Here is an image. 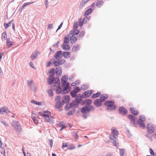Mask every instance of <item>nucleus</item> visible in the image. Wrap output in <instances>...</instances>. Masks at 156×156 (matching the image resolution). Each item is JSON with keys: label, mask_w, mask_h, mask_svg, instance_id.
<instances>
[{"label": "nucleus", "mask_w": 156, "mask_h": 156, "mask_svg": "<svg viewBox=\"0 0 156 156\" xmlns=\"http://www.w3.org/2000/svg\"><path fill=\"white\" fill-rule=\"evenodd\" d=\"M114 101L112 100L106 101L104 103V105L106 106V109L108 111H113L116 109V107L115 105H114Z\"/></svg>", "instance_id": "2"}, {"label": "nucleus", "mask_w": 156, "mask_h": 156, "mask_svg": "<svg viewBox=\"0 0 156 156\" xmlns=\"http://www.w3.org/2000/svg\"><path fill=\"white\" fill-rule=\"evenodd\" d=\"M88 88V87L87 84H83L81 87V89L83 90H85L87 89Z\"/></svg>", "instance_id": "51"}, {"label": "nucleus", "mask_w": 156, "mask_h": 156, "mask_svg": "<svg viewBox=\"0 0 156 156\" xmlns=\"http://www.w3.org/2000/svg\"><path fill=\"white\" fill-rule=\"evenodd\" d=\"M146 120L144 116H140L137 122V124H138L140 127L144 129L145 127V125L144 122H145Z\"/></svg>", "instance_id": "3"}, {"label": "nucleus", "mask_w": 156, "mask_h": 156, "mask_svg": "<svg viewBox=\"0 0 156 156\" xmlns=\"http://www.w3.org/2000/svg\"><path fill=\"white\" fill-rule=\"evenodd\" d=\"M148 133H152L154 132V128L152 126H151L149 123L148 124L146 127Z\"/></svg>", "instance_id": "9"}, {"label": "nucleus", "mask_w": 156, "mask_h": 156, "mask_svg": "<svg viewBox=\"0 0 156 156\" xmlns=\"http://www.w3.org/2000/svg\"><path fill=\"white\" fill-rule=\"evenodd\" d=\"M108 95L107 94H103L101 95L100 99L102 102L105 101L108 98Z\"/></svg>", "instance_id": "16"}, {"label": "nucleus", "mask_w": 156, "mask_h": 156, "mask_svg": "<svg viewBox=\"0 0 156 156\" xmlns=\"http://www.w3.org/2000/svg\"><path fill=\"white\" fill-rule=\"evenodd\" d=\"M78 27V24L77 22H75L73 24V29L74 30L76 29Z\"/></svg>", "instance_id": "54"}, {"label": "nucleus", "mask_w": 156, "mask_h": 156, "mask_svg": "<svg viewBox=\"0 0 156 156\" xmlns=\"http://www.w3.org/2000/svg\"><path fill=\"white\" fill-rule=\"evenodd\" d=\"M62 47L63 49L65 51H68L70 49V46L67 44H63L62 45Z\"/></svg>", "instance_id": "33"}, {"label": "nucleus", "mask_w": 156, "mask_h": 156, "mask_svg": "<svg viewBox=\"0 0 156 156\" xmlns=\"http://www.w3.org/2000/svg\"><path fill=\"white\" fill-rule=\"evenodd\" d=\"M39 53L40 52L39 51L37 50L34 51L30 56V58L32 60H34L36 58Z\"/></svg>", "instance_id": "10"}, {"label": "nucleus", "mask_w": 156, "mask_h": 156, "mask_svg": "<svg viewBox=\"0 0 156 156\" xmlns=\"http://www.w3.org/2000/svg\"><path fill=\"white\" fill-rule=\"evenodd\" d=\"M92 12V9L90 8L87 9L84 12V15L86 17L89 15Z\"/></svg>", "instance_id": "26"}, {"label": "nucleus", "mask_w": 156, "mask_h": 156, "mask_svg": "<svg viewBox=\"0 0 156 156\" xmlns=\"http://www.w3.org/2000/svg\"><path fill=\"white\" fill-rule=\"evenodd\" d=\"M0 122L1 123H2L5 127H8L9 126V124L3 120L1 119Z\"/></svg>", "instance_id": "52"}, {"label": "nucleus", "mask_w": 156, "mask_h": 156, "mask_svg": "<svg viewBox=\"0 0 156 156\" xmlns=\"http://www.w3.org/2000/svg\"><path fill=\"white\" fill-rule=\"evenodd\" d=\"M31 102L37 105H41V102H38L34 100H32L30 101Z\"/></svg>", "instance_id": "44"}, {"label": "nucleus", "mask_w": 156, "mask_h": 156, "mask_svg": "<svg viewBox=\"0 0 156 156\" xmlns=\"http://www.w3.org/2000/svg\"><path fill=\"white\" fill-rule=\"evenodd\" d=\"M61 96L59 95L57 96L56 98H55V101H57V102H60L61 101L60 100Z\"/></svg>", "instance_id": "60"}, {"label": "nucleus", "mask_w": 156, "mask_h": 156, "mask_svg": "<svg viewBox=\"0 0 156 156\" xmlns=\"http://www.w3.org/2000/svg\"><path fill=\"white\" fill-rule=\"evenodd\" d=\"M34 3V2H28L24 3L23 5H22V6L21 7L20 9V11H21L22 10L27 6L28 5H29L31 4H33Z\"/></svg>", "instance_id": "29"}, {"label": "nucleus", "mask_w": 156, "mask_h": 156, "mask_svg": "<svg viewBox=\"0 0 156 156\" xmlns=\"http://www.w3.org/2000/svg\"><path fill=\"white\" fill-rule=\"evenodd\" d=\"M119 113V114L125 116L127 114V109L123 107H121L118 109Z\"/></svg>", "instance_id": "6"}, {"label": "nucleus", "mask_w": 156, "mask_h": 156, "mask_svg": "<svg viewBox=\"0 0 156 156\" xmlns=\"http://www.w3.org/2000/svg\"><path fill=\"white\" fill-rule=\"evenodd\" d=\"M55 73L57 77H60L62 74L61 69H55Z\"/></svg>", "instance_id": "27"}, {"label": "nucleus", "mask_w": 156, "mask_h": 156, "mask_svg": "<svg viewBox=\"0 0 156 156\" xmlns=\"http://www.w3.org/2000/svg\"><path fill=\"white\" fill-rule=\"evenodd\" d=\"M48 95L50 97H52L53 95V94L52 90L51 89H49L48 91Z\"/></svg>", "instance_id": "49"}, {"label": "nucleus", "mask_w": 156, "mask_h": 156, "mask_svg": "<svg viewBox=\"0 0 156 156\" xmlns=\"http://www.w3.org/2000/svg\"><path fill=\"white\" fill-rule=\"evenodd\" d=\"M86 18H87V17H85L83 20L81 18H80L79 22V26L82 27L83 25V23H86V22H84V19Z\"/></svg>", "instance_id": "21"}, {"label": "nucleus", "mask_w": 156, "mask_h": 156, "mask_svg": "<svg viewBox=\"0 0 156 156\" xmlns=\"http://www.w3.org/2000/svg\"><path fill=\"white\" fill-rule=\"evenodd\" d=\"M73 90H74L75 92L77 93L81 90V89L79 87L77 86L74 87Z\"/></svg>", "instance_id": "47"}, {"label": "nucleus", "mask_w": 156, "mask_h": 156, "mask_svg": "<svg viewBox=\"0 0 156 156\" xmlns=\"http://www.w3.org/2000/svg\"><path fill=\"white\" fill-rule=\"evenodd\" d=\"M75 146L74 144H72L68 148V149L69 150H72L73 149H75Z\"/></svg>", "instance_id": "57"}, {"label": "nucleus", "mask_w": 156, "mask_h": 156, "mask_svg": "<svg viewBox=\"0 0 156 156\" xmlns=\"http://www.w3.org/2000/svg\"><path fill=\"white\" fill-rule=\"evenodd\" d=\"M27 83L28 87L31 90H34V92L36 91L37 87L34 84V83L32 80H28L27 81Z\"/></svg>", "instance_id": "5"}, {"label": "nucleus", "mask_w": 156, "mask_h": 156, "mask_svg": "<svg viewBox=\"0 0 156 156\" xmlns=\"http://www.w3.org/2000/svg\"><path fill=\"white\" fill-rule=\"evenodd\" d=\"M83 95L84 96V98H88L90 96L89 95V93L87 90L85 91L83 93Z\"/></svg>", "instance_id": "43"}, {"label": "nucleus", "mask_w": 156, "mask_h": 156, "mask_svg": "<svg viewBox=\"0 0 156 156\" xmlns=\"http://www.w3.org/2000/svg\"><path fill=\"white\" fill-rule=\"evenodd\" d=\"M54 118L52 116H51V115L49 116L47 118H45V121L51 124H53L54 122L53 120Z\"/></svg>", "instance_id": "13"}, {"label": "nucleus", "mask_w": 156, "mask_h": 156, "mask_svg": "<svg viewBox=\"0 0 156 156\" xmlns=\"http://www.w3.org/2000/svg\"><path fill=\"white\" fill-rule=\"evenodd\" d=\"M112 142L114 146L117 147V145L118 144V143L117 142H116L114 139L112 140Z\"/></svg>", "instance_id": "53"}, {"label": "nucleus", "mask_w": 156, "mask_h": 156, "mask_svg": "<svg viewBox=\"0 0 156 156\" xmlns=\"http://www.w3.org/2000/svg\"><path fill=\"white\" fill-rule=\"evenodd\" d=\"M70 40L71 42L72 43H73H73H75L77 41V39L76 36L74 35H72V36L70 37Z\"/></svg>", "instance_id": "28"}, {"label": "nucleus", "mask_w": 156, "mask_h": 156, "mask_svg": "<svg viewBox=\"0 0 156 156\" xmlns=\"http://www.w3.org/2000/svg\"><path fill=\"white\" fill-rule=\"evenodd\" d=\"M62 84V87H69V82H66Z\"/></svg>", "instance_id": "58"}, {"label": "nucleus", "mask_w": 156, "mask_h": 156, "mask_svg": "<svg viewBox=\"0 0 156 156\" xmlns=\"http://www.w3.org/2000/svg\"><path fill=\"white\" fill-rule=\"evenodd\" d=\"M92 101L89 99H87L84 100L81 102L80 105L82 106L85 105L81 108L80 111L83 114L82 117L84 119H86L89 116L90 114L89 112L91 111H94L95 107L92 105H90L92 103Z\"/></svg>", "instance_id": "1"}, {"label": "nucleus", "mask_w": 156, "mask_h": 156, "mask_svg": "<svg viewBox=\"0 0 156 156\" xmlns=\"http://www.w3.org/2000/svg\"><path fill=\"white\" fill-rule=\"evenodd\" d=\"M78 35L77 36L78 38L80 39L84 37L85 34V32L83 31H81L78 34Z\"/></svg>", "instance_id": "30"}, {"label": "nucleus", "mask_w": 156, "mask_h": 156, "mask_svg": "<svg viewBox=\"0 0 156 156\" xmlns=\"http://www.w3.org/2000/svg\"><path fill=\"white\" fill-rule=\"evenodd\" d=\"M80 49L79 45L76 44L73 46L72 48V51L73 52H76L78 51Z\"/></svg>", "instance_id": "25"}, {"label": "nucleus", "mask_w": 156, "mask_h": 156, "mask_svg": "<svg viewBox=\"0 0 156 156\" xmlns=\"http://www.w3.org/2000/svg\"><path fill=\"white\" fill-rule=\"evenodd\" d=\"M129 110L131 113L134 115L136 116L139 114V112L138 111L134 110V108L132 107H130Z\"/></svg>", "instance_id": "18"}, {"label": "nucleus", "mask_w": 156, "mask_h": 156, "mask_svg": "<svg viewBox=\"0 0 156 156\" xmlns=\"http://www.w3.org/2000/svg\"><path fill=\"white\" fill-rule=\"evenodd\" d=\"M45 7L46 8H47L48 7V3L49 2L48 0H45Z\"/></svg>", "instance_id": "64"}, {"label": "nucleus", "mask_w": 156, "mask_h": 156, "mask_svg": "<svg viewBox=\"0 0 156 156\" xmlns=\"http://www.w3.org/2000/svg\"><path fill=\"white\" fill-rule=\"evenodd\" d=\"M72 30L70 32V34L72 35H78L79 33L80 30Z\"/></svg>", "instance_id": "31"}, {"label": "nucleus", "mask_w": 156, "mask_h": 156, "mask_svg": "<svg viewBox=\"0 0 156 156\" xmlns=\"http://www.w3.org/2000/svg\"><path fill=\"white\" fill-rule=\"evenodd\" d=\"M128 118L131 122H135L136 117H135L132 115L130 114L128 115Z\"/></svg>", "instance_id": "23"}, {"label": "nucleus", "mask_w": 156, "mask_h": 156, "mask_svg": "<svg viewBox=\"0 0 156 156\" xmlns=\"http://www.w3.org/2000/svg\"><path fill=\"white\" fill-rule=\"evenodd\" d=\"M10 38H8L6 40V45L8 48L11 47V46L13 45L14 42L11 41H10Z\"/></svg>", "instance_id": "22"}, {"label": "nucleus", "mask_w": 156, "mask_h": 156, "mask_svg": "<svg viewBox=\"0 0 156 156\" xmlns=\"http://www.w3.org/2000/svg\"><path fill=\"white\" fill-rule=\"evenodd\" d=\"M2 150L1 151V153L3 154L4 156H5V149L4 147L1 148Z\"/></svg>", "instance_id": "56"}, {"label": "nucleus", "mask_w": 156, "mask_h": 156, "mask_svg": "<svg viewBox=\"0 0 156 156\" xmlns=\"http://www.w3.org/2000/svg\"><path fill=\"white\" fill-rule=\"evenodd\" d=\"M63 56L65 58H67L68 57H69V55H70V53L68 51L63 52L62 54Z\"/></svg>", "instance_id": "35"}, {"label": "nucleus", "mask_w": 156, "mask_h": 156, "mask_svg": "<svg viewBox=\"0 0 156 156\" xmlns=\"http://www.w3.org/2000/svg\"><path fill=\"white\" fill-rule=\"evenodd\" d=\"M79 105L75 102L74 101L69 104L66 105L65 106V109L66 111H68L70 108H76L78 107Z\"/></svg>", "instance_id": "4"}, {"label": "nucleus", "mask_w": 156, "mask_h": 156, "mask_svg": "<svg viewBox=\"0 0 156 156\" xmlns=\"http://www.w3.org/2000/svg\"><path fill=\"white\" fill-rule=\"evenodd\" d=\"M7 34L6 32H3L2 35V38L5 39L7 38Z\"/></svg>", "instance_id": "55"}, {"label": "nucleus", "mask_w": 156, "mask_h": 156, "mask_svg": "<svg viewBox=\"0 0 156 156\" xmlns=\"http://www.w3.org/2000/svg\"><path fill=\"white\" fill-rule=\"evenodd\" d=\"M101 94V93L100 92H98L96 93L93 94L91 96V98H96L98 97Z\"/></svg>", "instance_id": "34"}, {"label": "nucleus", "mask_w": 156, "mask_h": 156, "mask_svg": "<svg viewBox=\"0 0 156 156\" xmlns=\"http://www.w3.org/2000/svg\"><path fill=\"white\" fill-rule=\"evenodd\" d=\"M62 102L64 103L69 104L70 101V97L69 95H65L63 97Z\"/></svg>", "instance_id": "11"}, {"label": "nucleus", "mask_w": 156, "mask_h": 156, "mask_svg": "<svg viewBox=\"0 0 156 156\" xmlns=\"http://www.w3.org/2000/svg\"><path fill=\"white\" fill-rule=\"evenodd\" d=\"M10 112V111L8 109L7 107H3L0 108V113L2 114L6 113L8 114Z\"/></svg>", "instance_id": "8"}, {"label": "nucleus", "mask_w": 156, "mask_h": 156, "mask_svg": "<svg viewBox=\"0 0 156 156\" xmlns=\"http://www.w3.org/2000/svg\"><path fill=\"white\" fill-rule=\"evenodd\" d=\"M53 65H54L55 66H57L60 65L59 60L58 59L57 61H55L54 58H53L51 59Z\"/></svg>", "instance_id": "19"}, {"label": "nucleus", "mask_w": 156, "mask_h": 156, "mask_svg": "<svg viewBox=\"0 0 156 156\" xmlns=\"http://www.w3.org/2000/svg\"><path fill=\"white\" fill-rule=\"evenodd\" d=\"M149 152L150 154L152 155V156H156V154H155L154 151L151 148H150Z\"/></svg>", "instance_id": "50"}, {"label": "nucleus", "mask_w": 156, "mask_h": 156, "mask_svg": "<svg viewBox=\"0 0 156 156\" xmlns=\"http://www.w3.org/2000/svg\"><path fill=\"white\" fill-rule=\"evenodd\" d=\"M55 69H51L50 73L51 74L49 75L51 78H53V75L55 74Z\"/></svg>", "instance_id": "42"}, {"label": "nucleus", "mask_w": 156, "mask_h": 156, "mask_svg": "<svg viewBox=\"0 0 156 156\" xmlns=\"http://www.w3.org/2000/svg\"><path fill=\"white\" fill-rule=\"evenodd\" d=\"M59 84L57 86L56 85H55V84H54V85H53V87H56L57 88L56 89H58L60 90H62V88H61V87L60 86V83L59 84Z\"/></svg>", "instance_id": "61"}, {"label": "nucleus", "mask_w": 156, "mask_h": 156, "mask_svg": "<svg viewBox=\"0 0 156 156\" xmlns=\"http://www.w3.org/2000/svg\"><path fill=\"white\" fill-rule=\"evenodd\" d=\"M64 44H68L69 42V38L66 37H65L64 38Z\"/></svg>", "instance_id": "48"}, {"label": "nucleus", "mask_w": 156, "mask_h": 156, "mask_svg": "<svg viewBox=\"0 0 156 156\" xmlns=\"http://www.w3.org/2000/svg\"><path fill=\"white\" fill-rule=\"evenodd\" d=\"M49 144L50 145V147H52L53 145V140L52 139H49Z\"/></svg>", "instance_id": "63"}, {"label": "nucleus", "mask_w": 156, "mask_h": 156, "mask_svg": "<svg viewBox=\"0 0 156 156\" xmlns=\"http://www.w3.org/2000/svg\"><path fill=\"white\" fill-rule=\"evenodd\" d=\"M94 105L97 107H100L102 104V102L100 99H96L94 102Z\"/></svg>", "instance_id": "12"}, {"label": "nucleus", "mask_w": 156, "mask_h": 156, "mask_svg": "<svg viewBox=\"0 0 156 156\" xmlns=\"http://www.w3.org/2000/svg\"><path fill=\"white\" fill-rule=\"evenodd\" d=\"M31 116L32 118V119L35 124H37L38 123V121L37 120V118L35 116H33V113H32L31 114Z\"/></svg>", "instance_id": "32"}, {"label": "nucleus", "mask_w": 156, "mask_h": 156, "mask_svg": "<svg viewBox=\"0 0 156 156\" xmlns=\"http://www.w3.org/2000/svg\"><path fill=\"white\" fill-rule=\"evenodd\" d=\"M72 134L73 136L76 139H78V136L77 134V132L76 131H73L72 132Z\"/></svg>", "instance_id": "45"}, {"label": "nucleus", "mask_w": 156, "mask_h": 156, "mask_svg": "<svg viewBox=\"0 0 156 156\" xmlns=\"http://www.w3.org/2000/svg\"><path fill=\"white\" fill-rule=\"evenodd\" d=\"M104 2L102 1H98L96 3V6L98 7H100L101 5L103 4Z\"/></svg>", "instance_id": "41"}, {"label": "nucleus", "mask_w": 156, "mask_h": 156, "mask_svg": "<svg viewBox=\"0 0 156 156\" xmlns=\"http://www.w3.org/2000/svg\"><path fill=\"white\" fill-rule=\"evenodd\" d=\"M76 110L74 108H73L68 112L67 114L68 116L71 115H73L75 113Z\"/></svg>", "instance_id": "38"}, {"label": "nucleus", "mask_w": 156, "mask_h": 156, "mask_svg": "<svg viewBox=\"0 0 156 156\" xmlns=\"http://www.w3.org/2000/svg\"><path fill=\"white\" fill-rule=\"evenodd\" d=\"M77 93L75 92L74 90H73L70 92V95L73 98L77 97Z\"/></svg>", "instance_id": "40"}, {"label": "nucleus", "mask_w": 156, "mask_h": 156, "mask_svg": "<svg viewBox=\"0 0 156 156\" xmlns=\"http://www.w3.org/2000/svg\"><path fill=\"white\" fill-rule=\"evenodd\" d=\"M75 100L74 101L76 102L77 104L79 105L80 103L83 100V98H79L77 97H75Z\"/></svg>", "instance_id": "24"}, {"label": "nucleus", "mask_w": 156, "mask_h": 156, "mask_svg": "<svg viewBox=\"0 0 156 156\" xmlns=\"http://www.w3.org/2000/svg\"><path fill=\"white\" fill-rule=\"evenodd\" d=\"M64 103L62 102H56L55 107L58 109H60L63 105Z\"/></svg>", "instance_id": "14"}, {"label": "nucleus", "mask_w": 156, "mask_h": 156, "mask_svg": "<svg viewBox=\"0 0 156 156\" xmlns=\"http://www.w3.org/2000/svg\"><path fill=\"white\" fill-rule=\"evenodd\" d=\"M13 21V20H12L10 21L8 23H4V26L5 27V29H7L10 26Z\"/></svg>", "instance_id": "36"}, {"label": "nucleus", "mask_w": 156, "mask_h": 156, "mask_svg": "<svg viewBox=\"0 0 156 156\" xmlns=\"http://www.w3.org/2000/svg\"><path fill=\"white\" fill-rule=\"evenodd\" d=\"M55 90L56 93L58 94H59L61 93L62 94V92L63 91L62 90H60L58 89H55Z\"/></svg>", "instance_id": "62"}, {"label": "nucleus", "mask_w": 156, "mask_h": 156, "mask_svg": "<svg viewBox=\"0 0 156 156\" xmlns=\"http://www.w3.org/2000/svg\"><path fill=\"white\" fill-rule=\"evenodd\" d=\"M70 90L71 87L70 86L69 87H65L62 92V94H67L70 91Z\"/></svg>", "instance_id": "17"}, {"label": "nucleus", "mask_w": 156, "mask_h": 156, "mask_svg": "<svg viewBox=\"0 0 156 156\" xmlns=\"http://www.w3.org/2000/svg\"><path fill=\"white\" fill-rule=\"evenodd\" d=\"M54 80V79L53 78H51L48 79V83L49 84H51L53 82Z\"/></svg>", "instance_id": "46"}, {"label": "nucleus", "mask_w": 156, "mask_h": 156, "mask_svg": "<svg viewBox=\"0 0 156 156\" xmlns=\"http://www.w3.org/2000/svg\"><path fill=\"white\" fill-rule=\"evenodd\" d=\"M62 51H57L55 54L54 57L56 60H58L62 57L61 55H62Z\"/></svg>", "instance_id": "15"}, {"label": "nucleus", "mask_w": 156, "mask_h": 156, "mask_svg": "<svg viewBox=\"0 0 156 156\" xmlns=\"http://www.w3.org/2000/svg\"><path fill=\"white\" fill-rule=\"evenodd\" d=\"M12 125L16 131H19V132H20L21 129L20 128V126L18 121H16L14 120L13 121Z\"/></svg>", "instance_id": "7"}, {"label": "nucleus", "mask_w": 156, "mask_h": 156, "mask_svg": "<svg viewBox=\"0 0 156 156\" xmlns=\"http://www.w3.org/2000/svg\"><path fill=\"white\" fill-rule=\"evenodd\" d=\"M112 133L113 135V137L115 139H116V136H118L119 133L118 131L117 130H115L114 128L112 127Z\"/></svg>", "instance_id": "20"}, {"label": "nucleus", "mask_w": 156, "mask_h": 156, "mask_svg": "<svg viewBox=\"0 0 156 156\" xmlns=\"http://www.w3.org/2000/svg\"><path fill=\"white\" fill-rule=\"evenodd\" d=\"M68 79V77H66L65 75L62 76L61 79V81L62 84L66 82H67Z\"/></svg>", "instance_id": "37"}, {"label": "nucleus", "mask_w": 156, "mask_h": 156, "mask_svg": "<svg viewBox=\"0 0 156 156\" xmlns=\"http://www.w3.org/2000/svg\"><path fill=\"white\" fill-rule=\"evenodd\" d=\"M120 152V155L121 156L122 155H124V152L125 151V149H119Z\"/></svg>", "instance_id": "59"}, {"label": "nucleus", "mask_w": 156, "mask_h": 156, "mask_svg": "<svg viewBox=\"0 0 156 156\" xmlns=\"http://www.w3.org/2000/svg\"><path fill=\"white\" fill-rule=\"evenodd\" d=\"M90 0H82L80 5V6L81 8H82L84 6V4L87 3Z\"/></svg>", "instance_id": "39"}]
</instances>
